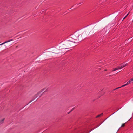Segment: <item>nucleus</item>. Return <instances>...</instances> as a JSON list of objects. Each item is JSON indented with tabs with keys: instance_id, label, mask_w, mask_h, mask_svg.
Returning a JSON list of instances; mask_svg holds the SVG:
<instances>
[{
	"instance_id": "dca6fc26",
	"label": "nucleus",
	"mask_w": 133,
	"mask_h": 133,
	"mask_svg": "<svg viewBox=\"0 0 133 133\" xmlns=\"http://www.w3.org/2000/svg\"><path fill=\"white\" fill-rule=\"evenodd\" d=\"M1 45V44H0V45Z\"/></svg>"
},
{
	"instance_id": "1a4fd4ad",
	"label": "nucleus",
	"mask_w": 133,
	"mask_h": 133,
	"mask_svg": "<svg viewBox=\"0 0 133 133\" xmlns=\"http://www.w3.org/2000/svg\"><path fill=\"white\" fill-rule=\"evenodd\" d=\"M129 14V12L123 18V20L124 19H125V18L128 16V14Z\"/></svg>"
},
{
	"instance_id": "0eeeda50",
	"label": "nucleus",
	"mask_w": 133,
	"mask_h": 133,
	"mask_svg": "<svg viewBox=\"0 0 133 133\" xmlns=\"http://www.w3.org/2000/svg\"><path fill=\"white\" fill-rule=\"evenodd\" d=\"M5 119L4 118L3 119H2V120L0 121V124H1L3 123L4 122V121Z\"/></svg>"
},
{
	"instance_id": "2eb2a0df",
	"label": "nucleus",
	"mask_w": 133,
	"mask_h": 133,
	"mask_svg": "<svg viewBox=\"0 0 133 133\" xmlns=\"http://www.w3.org/2000/svg\"><path fill=\"white\" fill-rule=\"evenodd\" d=\"M99 125H98V126L97 127H99Z\"/></svg>"
},
{
	"instance_id": "9d476101",
	"label": "nucleus",
	"mask_w": 133,
	"mask_h": 133,
	"mask_svg": "<svg viewBox=\"0 0 133 133\" xmlns=\"http://www.w3.org/2000/svg\"><path fill=\"white\" fill-rule=\"evenodd\" d=\"M103 114L102 113V114H101L100 115H99L98 116H96V117H99L101 115H102Z\"/></svg>"
},
{
	"instance_id": "f3484780",
	"label": "nucleus",
	"mask_w": 133,
	"mask_h": 133,
	"mask_svg": "<svg viewBox=\"0 0 133 133\" xmlns=\"http://www.w3.org/2000/svg\"><path fill=\"white\" fill-rule=\"evenodd\" d=\"M105 70V71L106 70Z\"/></svg>"
},
{
	"instance_id": "f8f14e48",
	"label": "nucleus",
	"mask_w": 133,
	"mask_h": 133,
	"mask_svg": "<svg viewBox=\"0 0 133 133\" xmlns=\"http://www.w3.org/2000/svg\"><path fill=\"white\" fill-rule=\"evenodd\" d=\"M122 87V86H121V87H118V88H116V89H118V88H121V87Z\"/></svg>"
},
{
	"instance_id": "6e6552de",
	"label": "nucleus",
	"mask_w": 133,
	"mask_h": 133,
	"mask_svg": "<svg viewBox=\"0 0 133 133\" xmlns=\"http://www.w3.org/2000/svg\"><path fill=\"white\" fill-rule=\"evenodd\" d=\"M119 68L118 67V66L116 68H115L113 70V71H116V70H118V69H119Z\"/></svg>"
},
{
	"instance_id": "ddd939ff",
	"label": "nucleus",
	"mask_w": 133,
	"mask_h": 133,
	"mask_svg": "<svg viewBox=\"0 0 133 133\" xmlns=\"http://www.w3.org/2000/svg\"><path fill=\"white\" fill-rule=\"evenodd\" d=\"M75 109V107H74V108H73L72 109V110H71V111L73 110H74V109Z\"/></svg>"
},
{
	"instance_id": "9b49d317",
	"label": "nucleus",
	"mask_w": 133,
	"mask_h": 133,
	"mask_svg": "<svg viewBox=\"0 0 133 133\" xmlns=\"http://www.w3.org/2000/svg\"><path fill=\"white\" fill-rule=\"evenodd\" d=\"M124 125H125V123H123L122 124V125L121 126V127H123L124 126Z\"/></svg>"
},
{
	"instance_id": "20e7f679",
	"label": "nucleus",
	"mask_w": 133,
	"mask_h": 133,
	"mask_svg": "<svg viewBox=\"0 0 133 133\" xmlns=\"http://www.w3.org/2000/svg\"><path fill=\"white\" fill-rule=\"evenodd\" d=\"M133 81V78H132L130 79V80L126 84L122 85V87H124L129 84L130 83H132V82Z\"/></svg>"
},
{
	"instance_id": "4468645a",
	"label": "nucleus",
	"mask_w": 133,
	"mask_h": 133,
	"mask_svg": "<svg viewBox=\"0 0 133 133\" xmlns=\"http://www.w3.org/2000/svg\"><path fill=\"white\" fill-rule=\"evenodd\" d=\"M65 52V51H63V54H64V52Z\"/></svg>"
},
{
	"instance_id": "39448f33",
	"label": "nucleus",
	"mask_w": 133,
	"mask_h": 133,
	"mask_svg": "<svg viewBox=\"0 0 133 133\" xmlns=\"http://www.w3.org/2000/svg\"><path fill=\"white\" fill-rule=\"evenodd\" d=\"M127 65V64L124 63L122 64L120 66H118L119 69H121L125 67Z\"/></svg>"
},
{
	"instance_id": "423d86ee",
	"label": "nucleus",
	"mask_w": 133,
	"mask_h": 133,
	"mask_svg": "<svg viewBox=\"0 0 133 133\" xmlns=\"http://www.w3.org/2000/svg\"><path fill=\"white\" fill-rule=\"evenodd\" d=\"M13 40L12 39H10V40H8V41H6L2 43L1 44V45H3L5 43H8V42H9L10 41H12Z\"/></svg>"
},
{
	"instance_id": "f257e3e1",
	"label": "nucleus",
	"mask_w": 133,
	"mask_h": 133,
	"mask_svg": "<svg viewBox=\"0 0 133 133\" xmlns=\"http://www.w3.org/2000/svg\"><path fill=\"white\" fill-rule=\"evenodd\" d=\"M86 36V32L78 31L69 37V40L62 42L55 47L53 48V53L58 54L62 52L64 49L72 48L76 45V44L81 41Z\"/></svg>"
},
{
	"instance_id": "f03ea898",
	"label": "nucleus",
	"mask_w": 133,
	"mask_h": 133,
	"mask_svg": "<svg viewBox=\"0 0 133 133\" xmlns=\"http://www.w3.org/2000/svg\"><path fill=\"white\" fill-rule=\"evenodd\" d=\"M44 91V92L46 91H47V89H46V88H44L42 89V90L41 91H40L39 93H37L33 97L34 99H32V100L31 101H30L29 102V104L31 102H32V101L34 100L35 99H36L37 98H38V97H40V96L39 95V94L40 93L42 92L43 91Z\"/></svg>"
},
{
	"instance_id": "7ed1b4c3",
	"label": "nucleus",
	"mask_w": 133,
	"mask_h": 133,
	"mask_svg": "<svg viewBox=\"0 0 133 133\" xmlns=\"http://www.w3.org/2000/svg\"><path fill=\"white\" fill-rule=\"evenodd\" d=\"M107 27H106L103 28L101 31L99 32L98 33L100 35L104 34V33H105L106 32V30L107 29Z\"/></svg>"
}]
</instances>
